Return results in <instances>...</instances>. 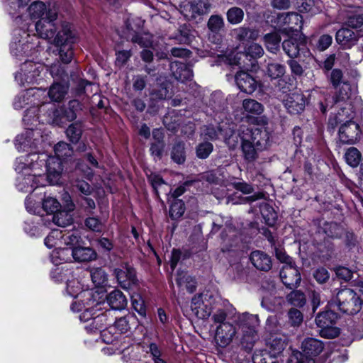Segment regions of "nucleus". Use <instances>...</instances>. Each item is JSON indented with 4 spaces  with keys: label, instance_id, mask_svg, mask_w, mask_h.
<instances>
[{
    "label": "nucleus",
    "instance_id": "19",
    "mask_svg": "<svg viewBox=\"0 0 363 363\" xmlns=\"http://www.w3.org/2000/svg\"><path fill=\"white\" fill-rule=\"evenodd\" d=\"M315 160L312 154H310L309 150H307V155L304 154L303 151L297 148L295 150L294 158L292 160L294 167L296 168L303 167L304 171V176L308 179H313V165Z\"/></svg>",
    "mask_w": 363,
    "mask_h": 363
},
{
    "label": "nucleus",
    "instance_id": "1",
    "mask_svg": "<svg viewBox=\"0 0 363 363\" xmlns=\"http://www.w3.org/2000/svg\"><path fill=\"white\" fill-rule=\"evenodd\" d=\"M30 18L35 22V30L43 39H53L59 57L64 64H69L74 57V45L77 36L72 23L64 21L57 24L58 13L55 9L47 8L40 1L33 2L28 7Z\"/></svg>",
    "mask_w": 363,
    "mask_h": 363
},
{
    "label": "nucleus",
    "instance_id": "2",
    "mask_svg": "<svg viewBox=\"0 0 363 363\" xmlns=\"http://www.w3.org/2000/svg\"><path fill=\"white\" fill-rule=\"evenodd\" d=\"M336 309L335 303L331 300L328 302L323 311L317 313L315 322L320 328V335L322 337L330 339L340 335V329L336 325L340 315Z\"/></svg>",
    "mask_w": 363,
    "mask_h": 363
},
{
    "label": "nucleus",
    "instance_id": "24",
    "mask_svg": "<svg viewBox=\"0 0 363 363\" xmlns=\"http://www.w3.org/2000/svg\"><path fill=\"white\" fill-rule=\"evenodd\" d=\"M235 334V327L228 322L216 328L215 339L220 347H225L232 342Z\"/></svg>",
    "mask_w": 363,
    "mask_h": 363
},
{
    "label": "nucleus",
    "instance_id": "20",
    "mask_svg": "<svg viewBox=\"0 0 363 363\" xmlns=\"http://www.w3.org/2000/svg\"><path fill=\"white\" fill-rule=\"evenodd\" d=\"M324 347L323 342L318 339L308 337L301 344L303 361L305 363H315L314 357L320 354Z\"/></svg>",
    "mask_w": 363,
    "mask_h": 363
},
{
    "label": "nucleus",
    "instance_id": "50",
    "mask_svg": "<svg viewBox=\"0 0 363 363\" xmlns=\"http://www.w3.org/2000/svg\"><path fill=\"white\" fill-rule=\"evenodd\" d=\"M147 179L151 187L152 188L153 194L156 198H160L159 187L163 184H166L165 180L160 174L156 172H151L146 174Z\"/></svg>",
    "mask_w": 363,
    "mask_h": 363
},
{
    "label": "nucleus",
    "instance_id": "40",
    "mask_svg": "<svg viewBox=\"0 0 363 363\" xmlns=\"http://www.w3.org/2000/svg\"><path fill=\"white\" fill-rule=\"evenodd\" d=\"M288 345V341L286 338L272 336V337L267 342L268 347L267 352L271 354H274L275 357H278L282 354L284 350Z\"/></svg>",
    "mask_w": 363,
    "mask_h": 363
},
{
    "label": "nucleus",
    "instance_id": "25",
    "mask_svg": "<svg viewBox=\"0 0 363 363\" xmlns=\"http://www.w3.org/2000/svg\"><path fill=\"white\" fill-rule=\"evenodd\" d=\"M60 157H50L45 164L47 178L52 184H57L63 170Z\"/></svg>",
    "mask_w": 363,
    "mask_h": 363
},
{
    "label": "nucleus",
    "instance_id": "31",
    "mask_svg": "<svg viewBox=\"0 0 363 363\" xmlns=\"http://www.w3.org/2000/svg\"><path fill=\"white\" fill-rule=\"evenodd\" d=\"M99 312L98 314L96 313L94 315L91 322L84 325V329L88 333H101L106 330L107 326L109 325L106 313L102 311V309Z\"/></svg>",
    "mask_w": 363,
    "mask_h": 363
},
{
    "label": "nucleus",
    "instance_id": "49",
    "mask_svg": "<svg viewBox=\"0 0 363 363\" xmlns=\"http://www.w3.org/2000/svg\"><path fill=\"white\" fill-rule=\"evenodd\" d=\"M346 163L352 167H357L362 160V153L354 147H349L345 153Z\"/></svg>",
    "mask_w": 363,
    "mask_h": 363
},
{
    "label": "nucleus",
    "instance_id": "43",
    "mask_svg": "<svg viewBox=\"0 0 363 363\" xmlns=\"http://www.w3.org/2000/svg\"><path fill=\"white\" fill-rule=\"evenodd\" d=\"M210 8V4L203 0H193L189 3V11L191 18H196L199 16L206 13Z\"/></svg>",
    "mask_w": 363,
    "mask_h": 363
},
{
    "label": "nucleus",
    "instance_id": "51",
    "mask_svg": "<svg viewBox=\"0 0 363 363\" xmlns=\"http://www.w3.org/2000/svg\"><path fill=\"white\" fill-rule=\"evenodd\" d=\"M242 107L245 112L252 115H261L264 111L263 105L257 101L252 99H245L242 102Z\"/></svg>",
    "mask_w": 363,
    "mask_h": 363
},
{
    "label": "nucleus",
    "instance_id": "35",
    "mask_svg": "<svg viewBox=\"0 0 363 363\" xmlns=\"http://www.w3.org/2000/svg\"><path fill=\"white\" fill-rule=\"evenodd\" d=\"M333 36L330 34H323L318 37L312 35L308 38V45L319 52L326 50L333 43Z\"/></svg>",
    "mask_w": 363,
    "mask_h": 363
},
{
    "label": "nucleus",
    "instance_id": "3",
    "mask_svg": "<svg viewBox=\"0 0 363 363\" xmlns=\"http://www.w3.org/2000/svg\"><path fill=\"white\" fill-rule=\"evenodd\" d=\"M335 307L343 314L353 315L357 314L362 308L363 299L360 295L350 288L340 289L333 300Z\"/></svg>",
    "mask_w": 363,
    "mask_h": 363
},
{
    "label": "nucleus",
    "instance_id": "8",
    "mask_svg": "<svg viewBox=\"0 0 363 363\" xmlns=\"http://www.w3.org/2000/svg\"><path fill=\"white\" fill-rule=\"evenodd\" d=\"M235 76V81L240 91L252 94L256 90L262 91L263 84L257 75L256 68L244 69L238 67Z\"/></svg>",
    "mask_w": 363,
    "mask_h": 363
},
{
    "label": "nucleus",
    "instance_id": "54",
    "mask_svg": "<svg viewBox=\"0 0 363 363\" xmlns=\"http://www.w3.org/2000/svg\"><path fill=\"white\" fill-rule=\"evenodd\" d=\"M43 208L47 214H55L60 211L61 204L57 199L52 197H46L43 201Z\"/></svg>",
    "mask_w": 363,
    "mask_h": 363
},
{
    "label": "nucleus",
    "instance_id": "27",
    "mask_svg": "<svg viewBox=\"0 0 363 363\" xmlns=\"http://www.w3.org/2000/svg\"><path fill=\"white\" fill-rule=\"evenodd\" d=\"M98 255L96 250L89 246H86L85 242L78 247H74L72 251V259L77 262H89L97 259Z\"/></svg>",
    "mask_w": 363,
    "mask_h": 363
},
{
    "label": "nucleus",
    "instance_id": "62",
    "mask_svg": "<svg viewBox=\"0 0 363 363\" xmlns=\"http://www.w3.org/2000/svg\"><path fill=\"white\" fill-rule=\"evenodd\" d=\"M115 65L119 68L123 67L132 57L131 50H116Z\"/></svg>",
    "mask_w": 363,
    "mask_h": 363
},
{
    "label": "nucleus",
    "instance_id": "41",
    "mask_svg": "<svg viewBox=\"0 0 363 363\" xmlns=\"http://www.w3.org/2000/svg\"><path fill=\"white\" fill-rule=\"evenodd\" d=\"M131 308L141 318H145L147 315V306L145 299L141 294L138 292H133L130 294Z\"/></svg>",
    "mask_w": 363,
    "mask_h": 363
},
{
    "label": "nucleus",
    "instance_id": "14",
    "mask_svg": "<svg viewBox=\"0 0 363 363\" xmlns=\"http://www.w3.org/2000/svg\"><path fill=\"white\" fill-rule=\"evenodd\" d=\"M257 321V316L247 313H242L238 319L240 328H241L243 333L242 342L246 341L250 345V348L253 347L255 342Z\"/></svg>",
    "mask_w": 363,
    "mask_h": 363
},
{
    "label": "nucleus",
    "instance_id": "55",
    "mask_svg": "<svg viewBox=\"0 0 363 363\" xmlns=\"http://www.w3.org/2000/svg\"><path fill=\"white\" fill-rule=\"evenodd\" d=\"M72 185L84 196H89L93 192V187L87 181L82 178L77 177L76 179H72Z\"/></svg>",
    "mask_w": 363,
    "mask_h": 363
},
{
    "label": "nucleus",
    "instance_id": "5",
    "mask_svg": "<svg viewBox=\"0 0 363 363\" xmlns=\"http://www.w3.org/2000/svg\"><path fill=\"white\" fill-rule=\"evenodd\" d=\"M264 54V50L259 45L252 43L245 52L228 55L226 57L230 66H237L244 69L257 68V59Z\"/></svg>",
    "mask_w": 363,
    "mask_h": 363
},
{
    "label": "nucleus",
    "instance_id": "42",
    "mask_svg": "<svg viewBox=\"0 0 363 363\" xmlns=\"http://www.w3.org/2000/svg\"><path fill=\"white\" fill-rule=\"evenodd\" d=\"M170 202L169 216L172 220H178L182 218L185 212V203L182 199H168Z\"/></svg>",
    "mask_w": 363,
    "mask_h": 363
},
{
    "label": "nucleus",
    "instance_id": "59",
    "mask_svg": "<svg viewBox=\"0 0 363 363\" xmlns=\"http://www.w3.org/2000/svg\"><path fill=\"white\" fill-rule=\"evenodd\" d=\"M227 19L230 24H238L244 18V11L239 7H232L227 11Z\"/></svg>",
    "mask_w": 363,
    "mask_h": 363
},
{
    "label": "nucleus",
    "instance_id": "21",
    "mask_svg": "<svg viewBox=\"0 0 363 363\" xmlns=\"http://www.w3.org/2000/svg\"><path fill=\"white\" fill-rule=\"evenodd\" d=\"M279 277L283 284L289 289L297 288L301 281L300 271L295 263L284 265L280 270Z\"/></svg>",
    "mask_w": 363,
    "mask_h": 363
},
{
    "label": "nucleus",
    "instance_id": "47",
    "mask_svg": "<svg viewBox=\"0 0 363 363\" xmlns=\"http://www.w3.org/2000/svg\"><path fill=\"white\" fill-rule=\"evenodd\" d=\"M253 363H279L274 354L267 352V349L256 350L252 355Z\"/></svg>",
    "mask_w": 363,
    "mask_h": 363
},
{
    "label": "nucleus",
    "instance_id": "53",
    "mask_svg": "<svg viewBox=\"0 0 363 363\" xmlns=\"http://www.w3.org/2000/svg\"><path fill=\"white\" fill-rule=\"evenodd\" d=\"M95 242L99 251L104 255H108L114 247L113 240L106 237H99L95 240Z\"/></svg>",
    "mask_w": 363,
    "mask_h": 363
},
{
    "label": "nucleus",
    "instance_id": "36",
    "mask_svg": "<svg viewBox=\"0 0 363 363\" xmlns=\"http://www.w3.org/2000/svg\"><path fill=\"white\" fill-rule=\"evenodd\" d=\"M84 132V124L81 121L72 122L65 130L68 140L73 145H77L81 140Z\"/></svg>",
    "mask_w": 363,
    "mask_h": 363
},
{
    "label": "nucleus",
    "instance_id": "18",
    "mask_svg": "<svg viewBox=\"0 0 363 363\" xmlns=\"http://www.w3.org/2000/svg\"><path fill=\"white\" fill-rule=\"evenodd\" d=\"M361 129L356 122L350 120L341 125L338 130V137L342 144H354L360 138Z\"/></svg>",
    "mask_w": 363,
    "mask_h": 363
},
{
    "label": "nucleus",
    "instance_id": "58",
    "mask_svg": "<svg viewBox=\"0 0 363 363\" xmlns=\"http://www.w3.org/2000/svg\"><path fill=\"white\" fill-rule=\"evenodd\" d=\"M289 81L290 78L288 77L287 80L286 77L284 75V77H279V79H277L276 80L272 81V82L270 84L275 90L285 94L289 92L292 89L293 85L289 82Z\"/></svg>",
    "mask_w": 363,
    "mask_h": 363
},
{
    "label": "nucleus",
    "instance_id": "60",
    "mask_svg": "<svg viewBox=\"0 0 363 363\" xmlns=\"http://www.w3.org/2000/svg\"><path fill=\"white\" fill-rule=\"evenodd\" d=\"M213 145L211 143L206 141L199 143L196 147V155L199 159L204 160L208 157L213 152Z\"/></svg>",
    "mask_w": 363,
    "mask_h": 363
},
{
    "label": "nucleus",
    "instance_id": "11",
    "mask_svg": "<svg viewBox=\"0 0 363 363\" xmlns=\"http://www.w3.org/2000/svg\"><path fill=\"white\" fill-rule=\"evenodd\" d=\"M100 293L99 291H94L93 290H85L79 293L76 296V301L72 303L70 308L74 312H79L83 308L88 309H97L101 307L103 303L99 298Z\"/></svg>",
    "mask_w": 363,
    "mask_h": 363
},
{
    "label": "nucleus",
    "instance_id": "26",
    "mask_svg": "<svg viewBox=\"0 0 363 363\" xmlns=\"http://www.w3.org/2000/svg\"><path fill=\"white\" fill-rule=\"evenodd\" d=\"M359 35L349 28L342 27L335 34L336 42L343 49H350L358 41Z\"/></svg>",
    "mask_w": 363,
    "mask_h": 363
},
{
    "label": "nucleus",
    "instance_id": "9",
    "mask_svg": "<svg viewBox=\"0 0 363 363\" xmlns=\"http://www.w3.org/2000/svg\"><path fill=\"white\" fill-rule=\"evenodd\" d=\"M215 303L216 298L211 294H197L191 298V309L197 318L207 319L213 312Z\"/></svg>",
    "mask_w": 363,
    "mask_h": 363
},
{
    "label": "nucleus",
    "instance_id": "7",
    "mask_svg": "<svg viewBox=\"0 0 363 363\" xmlns=\"http://www.w3.org/2000/svg\"><path fill=\"white\" fill-rule=\"evenodd\" d=\"M220 238L223 242L222 251L223 252H235L240 250L241 239L238 236L235 225L231 222H226L224 227L221 225L213 223L212 232L218 233L221 230Z\"/></svg>",
    "mask_w": 363,
    "mask_h": 363
},
{
    "label": "nucleus",
    "instance_id": "15",
    "mask_svg": "<svg viewBox=\"0 0 363 363\" xmlns=\"http://www.w3.org/2000/svg\"><path fill=\"white\" fill-rule=\"evenodd\" d=\"M144 22L140 17H128L124 22L126 33L131 35V42L139 45L140 47L147 46V43L142 35Z\"/></svg>",
    "mask_w": 363,
    "mask_h": 363
},
{
    "label": "nucleus",
    "instance_id": "38",
    "mask_svg": "<svg viewBox=\"0 0 363 363\" xmlns=\"http://www.w3.org/2000/svg\"><path fill=\"white\" fill-rule=\"evenodd\" d=\"M185 143L182 140L176 141L172 146L170 158L177 164H183L186 162V152Z\"/></svg>",
    "mask_w": 363,
    "mask_h": 363
},
{
    "label": "nucleus",
    "instance_id": "57",
    "mask_svg": "<svg viewBox=\"0 0 363 363\" xmlns=\"http://www.w3.org/2000/svg\"><path fill=\"white\" fill-rule=\"evenodd\" d=\"M207 27L213 33L218 34L224 27L223 18L220 15H212L210 16Z\"/></svg>",
    "mask_w": 363,
    "mask_h": 363
},
{
    "label": "nucleus",
    "instance_id": "6",
    "mask_svg": "<svg viewBox=\"0 0 363 363\" xmlns=\"http://www.w3.org/2000/svg\"><path fill=\"white\" fill-rule=\"evenodd\" d=\"M286 38L281 43L284 53L290 58L295 59L303 55L306 57L310 53L308 38L302 31L285 34Z\"/></svg>",
    "mask_w": 363,
    "mask_h": 363
},
{
    "label": "nucleus",
    "instance_id": "23",
    "mask_svg": "<svg viewBox=\"0 0 363 363\" xmlns=\"http://www.w3.org/2000/svg\"><path fill=\"white\" fill-rule=\"evenodd\" d=\"M306 100L305 95L302 93H291L285 99L284 106L290 114L298 115L304 111Z\"/></svg>",
    "mask_w": 363,
    "mask_h": 363
},
{
    "label": "nucleus",
    "instance_id": "13",
    "mask_svg": "<svg viewBox=\"0 0 363 363\" xmlns=\"http://www.w3.org/2000/svg\"><path fill=\"white\" fill-rule=\"evenodd\" d=\"M302 16L296 12L279 14L277 26L281 34H290L301 32L302 30Z\"/></svg>",
    "mask_w": 363,
    "mask_h": 363
},
{
    "label": "nucleus",
    "instance_id": "34",
    "mask_svg": "<svg viewBox=\"0 0 363 363\" xmlns=\"http://www.w3.org/2000/svg\"><path fill=\"white\" fill-rule=\"evenodd\" d=\"M281 34L279 29H275L263 36V43L269 52L277 54L280 50L282 43Z\"/></svg>",
    "mask_w": 363,
    "mask_h": 363
},
{
    "label": "nucleus",
    "instance_id": "48",
    "mask_svg": "<svg viewBox=\"0 0 363 363\" xmlns=\"http://www.w3.org/2000/svg\"><path fill=\"white\" fill-rule=\"evenodd\" d=\"M84 225L87 230L96 233L101 232L104 227L101 217L94 216L93 213H91V214L84 220Z\"/></svg>",
    "mask_w": 363,
    "mask_h": 363
},
{
    "label": "nucleus",
    "instance_id": "64",
    "mask_svg": "<svg viewBox=\"0 0 363 363\" xmlns=\"http://www.w3.org/2000/svg\"><path fill=\"white\" fill-rule=\"evenodd\" d=\"M162 122L168 130L172 133H176L178 130L179 123L177 117L167 114L164 116Z\"/></svg>",
    "mask_w": 363,
    "mask_h": 363
},
{
    "label": "nucleus",
    "instance_id": "44",
    "mask_svg": "<svg viewBox=\"0 0 363 363\" xmlns=\"http://www.w3.org/2000/svg\"><path fill=\"white\" fill-rule=\"evenodd\" d=\"M260 212L264 220V223L269 227H274L278 218L274 208L269 203H264L260 206Z\"/></svg>",
    "mask_w": 363,
    "mask_h": 363
},
{
    "label": "nucleus",
    "instance_id": "28",
    "mask_svg": "<svg viewBox=\"0 0 363 363\" xmlns=\"http://www.w3.org/2000/svg\"><path fill=\"white\" fill-rule=\"evenodd\" d=\"M345 227L341 223L335 221H324L319 226V232L325 235L324 238H328L331 240L342 239V234L344 233Z\"/></svg>",
    "mask_w": 363,
    "mask_h": 363
},
{
    "label": "nucleus",
    "instance_id": "30",
    "mask_svg": "<svg viewBox=\"0 0 363 363\" xmlns=\"http://www.w3.org/2000/svg\"><path fill=\"white\" fill-rule=\"evenodd\" d=\"M73 268L69 267L67 264H56L50 272V279L57 284L65 282L67 289H68V284L69 279L73 277Z\"/></svg>",
    "mask_w": 363,
    "mask_h": 363
},
{
    "label": "nucleus",
    "instance_id": "22",
    "mask_svg": "<svg viewBox=\"0 0 363 363\" xmlns=\"http://www.w3.org/2000/svg\"><path fill=\"white\" fill-rule=\"evenodd\" d=\"M240 149L245 161L248 163L254 162L259 157V152L262 151V148L257 146L250 140L249 136L245 135L240 130Z\"/></svg>",
    "mask_w": 363,
    "mask_h": 363
},
{
    "label": "nucleus",
    "instance_id": "52",
    "mask_svg": "<svg viewBox=\"0 0 363 363\" xmlns=\"http://www.w3.org/2000/svg\"><path fill=\"white\" fill-rule=\"evenodd\" d=\"M135 320V316L134 315L122 316L119 318H116L114 322V326L121 334H125L131 329L130 320Z\"/></svg>",
    "mask_w": 363,
    "mask_h": 363
},
{
    "label": "nucleus",
    "instance_id": "61",
    "mask_svg": "<svg viewBox=\"0 0 363 363\" xmlns=\"http://www.w3.org/2000/svg\"><path fill=\"white\" fill-rule=\"evenodd\" d=\"M288 323L290 326H299L303 320L302 313L297 308H291L287 313Z\"/></svg>",
    "mask_w": 363,
    "mask_h": 363
},
{
    "label": "nucleus",
    "instance_id": "32",
    "mask_svg": "<svg viewBox=\"0 0 363 363\" xmlns=\"http://www.w3.org/2000/svg\"><path fill=\"white\" fill-rule=\"evenodd\" d=\"M341 245L346 252H353L359 248V240L358 235L351 228H345L342 234Z\"/></svg>",
    "mask_w": 363,
    "mask_h": 363
},
{
    "label": "nucleus",
    "instance_id": "46",
    "mask_svg": "<svg viewBox=\"0 0 363 363\" xmlns=\"http://www.w3.org/2000/svg\"><path fill=\"white\" fill-rule=\"evenodd\" d=\"M91 277L96 288H104L108 285V275L102 267L95 268L91 272Z\"/></svg>",
    "mask_w": 363,
    "mask_h": 363
},
{
    "label": "nucleus",
    "instance_id": "63",
    "mask_svg": "<svg viewBox=\"0 0 363 363\" xmlns=\"http://www.w3.org/2000/svg\"><path fill=\"white\" fill-rule=\"evenodd\" d=\"M65 92L63 91L62 86L57 84L52 85L48 91V96L53 101L60 102L65 98Z\"/></svg>",
    "mask_w": 363,
    "mask_h": 363
},
{
    "label": "nucleus",
    "instance_id": "10",
    "mask_svg": "<svg viewBox=\"0 0 363 363\" xmlns=\"http://www.w3.org/2000/svg\"><path fill=\"white\" fill-rule=\"evenodd\" d=\"M82 111V104L78 100H70L67 105L57 108L53 113V122L63 127L67 122H74Z\"/></svg>",
    "mask_w": 363,
    "mask_h": 363
},
{
    "label": "nucleus",
    "instance_id": "16",
    "mask_svg": "<svg viewBox=\"0 0 363 363\" xmlns=\"http://www.w3.org/2000/svg\"><path fill=\"white\" fill-rule=\"evenodd\" d=\"M313 245L320 261L327 262L337 258L338 253L337 252L336 245L328 238L314 240Z\"/></svg>",
    "mask_w": 363,
    "mask_h": 363
},
{
    "label": "nucleus",
    "instance_id": "37",
    "mask_svg": "<svg viewBox=\"0 0 363 363\" xmlns=\"http://www.w3.org/2000/svg\"><path fill=\"white\" fill-rule=\"evenodd\" d=\"M263 71L265 77L269 79L271 83L272 81L284 77L286 73V66L279 62L273 61L267 63Z\"/></svg>",
    "mask_w": 363,
    "mask_h": 363
},
{
    "label": "nucleus",
    "instance_id": "4",
    "mask_svg": "<svg viewBox=\"0 0 363 363\" xmlns=\"http://www.w3.org/2000/svg\"><path fill=\"white\" fill-rule=\"evenodd\" d=\"M253 127H241L240 130L245 135L249 136L252 142L259 146V148L266 149L270 143L272 132L268 127V119L265 116L255 117Z\"/></svg>",
    "mask_w": 363,
    "mask_h": 363
},
{
    "label": "nucleus",
    "instance_id": "12",
    "mask_svg": "<svg viewBox=\"0 0 363 363\" xmlns=\"http://www.w3.org/2000/svg\"><path fill=\"white\" fill-rule=\"evenodd\" d=\"M113 274L124 289H129L138 285L137 272L128 262H122L119 267L114 268Z\"/></svg>",
    "mask_w": 363,
    "mask_h": 363
},
{
    "label": "nucleus",
    "instance_id": "29",
    "mask_svg": "<svg viewBox=\"0 0 363 363\" xmlns=\"http://www.w3.org/2000/svg\"><path fill=\"white\" fill-rule=\"evenodd\" d=\"M250 260L253 266L259 271L268 272L272 269V258L263 251H252L250 255Z\"/></svg>",
    "mask_w": 363,
    "mask_h": 363
},
{
    "label": "nucleus",
    "instance_id": "39",
    "mask_svg": "<svg viewBox=\"0 0 363 363\" xmlns=\"http://www.w3.org/2000/svg\"><path fill=\"white\" fill-rule=\"evenodd\" d=\"M349 97V94L347 91L343 93L342 89H341L338 94L325 97L323 101H320L318 103V108L323 114H325L329 107L332 108L337 102L345 101V99H348Z\"/></svg>",
    "mask_w": 363,
    "mask_h": 363
},
{
    "label": "nucleus",
    "instance_id": "56",
    "mask_svg": "<svg viewBox=\"0 0 363 363\" xmlns=\"http://www.w3.org/2000/svg\"><path fill=\"white\" fill-rule=\"evenodd\" d=\"M65 243L70 250H73L74 247H78L85 242L82 236L77 232H72L67 233L64 236Z\"/></svg>",
    "mask_w": 363,
    "mask_h": 363
},
{
    "label": "nucleus",
    "instance_id": "45",
    "mask_svg": "<svg viewBox=\"0 0 363 363\" xmlns=\"http://www.w3.org/2000/svg\"><path fill=\"white\" fill-rule=\"evenodd\" d=\"M286 299L289 304L297 308H302L306 303V294L302 291L295 289L286 295Z\"/></svg>",
    "mask_w": 363,
    "mask_h": 363
},
{
    "label": "nucleus",
    "instance_id": "33",
    "mask_svg": "<svg viewBox=\"0 0 363 363\" xmlns=\"http://www.w3.org/2000/svg\"><path fill=\"white\" fill-rule=\"evenodd\" d=\"M108 305L112 310L121 311L128 305V299L123 293L119 289H114L106 295Z\"/></svg>",
    "mask_w": 363,
    "mask_h": 363
},
{
    "label": "nucleus",
    "instance_id": "17",
    "mask_svg": "<svg viewBox=\"0 0 363 363\" xmlns=\"http://www.w3.org/2000/svg\"><path fill=\"white\" fill-rule=\"evenodd\" d=\"M152 141L150 143L149 152L154 162L161 161L166 154L165 135L162 128H154L152 132Z\"/></svg>",
    "mask_w": 363,
    "mask_h": 363
}]
</instances>
